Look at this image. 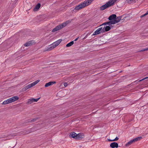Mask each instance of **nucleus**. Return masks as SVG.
I'll use <instances>...</instances> for the list:
<instances>
[{
  "label": "nucleus",
  "instance_id": "0eeeda50",
  "mask_svg": "<svg viewBox=\"0 0 148 148\" xmlns=\"http://www.w3.org/2000/svg\"><path fill=\"white\" fill-rule=\"evenodd\" d=\"M40 99V98L37 99H34L31 98L29 99L27 102V104H30L34 102H37V101Z\"/></svg>",
  "mask_w": 148,
  "mask_h": 148
},
{
  "label": "nucleus",
  "instance_id": "aec40b11",
  "mask_svg": "<svg viewBox=\"0 0 148 148\" xmlns=\"http://www.w3.org/2000/svg\"><path fill=\"white\" fill-rule=\"evenodd\" d=\"M32 42L31 41H29L24 44V46L25 47H28L32 45Z\"/></svg>",
  "mask_w": 148,
  "mask_h": 148
},
{
  "label": "nucleus",
  "instance_id": "412c9836",
  "mask_svg": "<svg viewBox=\"0 0 148 148\" xmlns=\"http://www.w3.org/2000/svg\"><path fill=\"white\" fill-rule=\"evenodd\" d=\"M119 139V138H118L117 136L116 137V138L113 139H108V140L110 142L112 141H116L118 140Z\"/></svg>",
  "mask_w": 148,
  "mask_h": 148
},
{
  "label": "nucleus",
  "instance_id": "5701e85b",
  "mask_svg": "<svg viewBox=\"0 0 148 148\" xmlns=\"http://www.w3.org/2000/svg\"><path fill=\"white\" fill-rule=\"evenodd\" d=\"M8 104L7 99L4 101L2 103V104L4 105L6 104Z\"/></svg>",
  "mask_w": 148,
  "mask_h": 148
},
{
  "label": "nucleus",
  "instance_id": "cd10ccee",
  "mask_svg": "<svg viewBox=\"0 0 148 148\" xmlns=\"http://www.w3.org/2000/svg\"><path fill=\"white\" fill-rule=\"evenodd\" d=\"M147 78H148V77H145V78L142 79L140 80V81H141L143 80H144V79H147Z\"/></svg>",
  "mask_w": 148,
  "mask_h": 148
},
{
  "label": "nucleus",
  "instance_id": "b1692460",
  "mask_svg": "<svg viewBox=\"0 0 148 148\" xmlns=\"http://www.w3.org/2000/svg\"><path fill=\"white\" fill-rule=\"evenodd\" d=\"M37 119V118H35L34 119L31 120H29V121L28 122H34L35 121H36Z\"/></svg>",
  "mask_w": 148,
  "mask_h": 148
},
{
  "label": "nucleus",
  "instance_id": "f3484780",
  "mask_svg": "<svg viewBox=\"0 0 148 148\" xmlns=\"http://www.w3.org/2000/svg\"><path fill=\"white\" fill-rule=\"evenodd\" d=\"M84 137V135L82 134H77V139H79L83 138Z\"/></svg>",
  "mask_w": 148,
  "mask_h": 148
},
{
  "label": "nucleus",
  "instance_id": "ddd939ff",
  "mask_svg": "<svg viewBox=\"0 0 148 148\" xmlns=\"http://www.w3.org/2000/svg\"><path fill=\"white\" fill-rule=\"evenodd\" d=\"M116 17V15L115 14H113L109 17L108 19L110 21L114 20Z\"/></svg>",
  "mask_w": 148,
  "mask_h": 148
},
{
  "label": "nucleus",
  "instance_id": "20e7f679",
  "mask_svg": "<svg viewBox=\"0 0 148 148\" xmlns=\"http://www.w3.org/2000/svg\"><path fill=\"white\" fill-rule=\"evenodd\" d=\"M40 80H37L36 81H34L33 83L25 86L22 89V91L24 92L26 91L28 89L31 88L32 87L34 86L38 83Z\"/></svg>",
  "mask_w": 148,
  "mask_h": 148
},
{
  "label": "nucleus",
  "instance_id": "a878e982",
  "mask_svg": "<svg viewBox=\"0 0 148 148\" xmlns=\"http://www.w3.org/2000/svg\"><path fill=\"white\" fill-rule=\"evenodd\" d=\"M7 100H8V103H12V102L11 101V100H10V98L8 99Z\"/></svg>",
  "mask_w": 148,
  "mask_h": 148
},
{
  "label": "nucleus",
  "instance_id": "f257e3e1",
  "mask_svg": "<svg viewBox=\"0 0 148 148\" xmlns=\"http://www.w3.org/2000/svg\"><path fill=\"white\" fill-rule=\"evenodd\" d=\"M72 20H69L58 25L52 30V32H55L62 29L66 27L67 25L71 23Z\"/></svg>",
  "mask_w": 148,
  "mask_h": 148
},
{
  "label": "nucleus",
  "instance_id": "c85d7f7f",
  "mask_svg": "<svg viewBox=\"0 0 148 148\" xmlns=\"http://www.w3.org/2000/svg\"><path fill=\"white\" fill-rule=\"evenodd\" d=\"M146 50H145V49H143L142 50H141V51H145Z\"/></svg>",
  "mask_w": 148,
  "mask_h": 148
},
{
  "label": "nucleus",
  "instance_id": "9d476101",
  "mask_svg": "<svg viewBox=\"0 0 148 148\" xmlns=\"http://www.w3.org/2000/svg\"><path fill=\"white\" fill-rule=\"evenodd\" d=\"M93 1V0H88L86 1H84L82 3L85 7L90 4Z\"/></svg>",
  "mask_w": 148,
  "mask_h": 148
},
{
  "label": "nucleus",
  "instance_id": "9b49d317",
  "mask_svg": "<svg viewBox=\"0 0 148 148\" xmlns=\"http://www.w3.org/2000/svg\"><path fill=\"white\" fill-rule=\"evenodd\" d=\"M84 8V5L83 4V3H82L76 6L75 8V10H79Z\"/></svg>",
  "mask_w": 148,
  "mask_h": 148
},
{
  "label": "nucleus",
  "instance_id": "dca6fc26",
  "mask_svg": "<svg viewBox=\"0 0 148 148\" xmlns=\"http://www.w3.org/2000/svg\"><path fill=\"white\" fill-rule=\"evenodd\" d=\"M77 134L75 132H72L70 136L71 137L77 139Z\"/></svg>",
  "mask_w": 148,
  "mask_h": 148
},
{
  "label": "nucleus",
  "instance_id": "423d86ee",
  "mask_svg": "<svg viewBox=\"0 0 148 148\" xmlns=\"http://www.w3.org/2000/svg\"><path fill=\"white\" fill-rule=\"evenodd\" d=\"M101 33H103V29L102 27L99 28L97 30H96L93 33V35H98L100 34Z\"/></svg>",
  "mask_w": 148,
  "mask_h": 148
},
{
  "label": "nucleus",
  "instance_id": "393cba45",
  "mask_svg": "<svg viewBox=\"0 0 148 148\" xmlns=\"http://www.w3.org/2000/svg\"><path fill=\"white\" fill-rule=\"evenodd\" d=\"M147 14H148V11L145 14H143V15H142L141 16V17L142 18V17H143V16H144L146 15H147Z\"/></svg>",
  "mask_w": 148,
  "mask_h": 148
},
{
  "label": "nucleus",
  "instance_id": "7ed1b4c3",
  "mask_svg": "<svg viewBox=\"0 0 148 148\" xmlns=\"http://www.w3.org/2000/svg\"><path fill=\"white\" fill-rule=\"evenodd\" d=\"M62 39H59L53 43L51 46H48L45 50V51L51 50L58 46L62 41Z\"/></svg>",
  "mask_w": 148,
  "mask_h": 148
},
{
  "label": "nucleus",
  "instance_id": "c756f323",
  "mask_svg": "<svg viewBox=\"0 0 148 148\" xmlns=\"http://www.w3.org/2000/svg\"><path fill=\"white\" fill-rule=\"evenodd\" d=\"M78 38H76V39H75L74 40L75 41H76L77 40H78Z\"/></svg>",
  "mask_w": 148,
  "mask_h": 148
},
{
  "label": "nucleus",
  "instance_id": "39448f33",
  "mask_svg": "<svg viewBox=\"0 0 148 148\" xmlns=\"http://www.w3.org/2000/svg\"><path fill=\"white\" fill-rule=\"evenodd\" d=\"M142 138L141 136L138 137L134 138L133 139L130 140L127 143L125 144V146L126 147H129L130 145L132 144L133 143H135L136 142L140 140Z\"/></svg>",
  "mask_w": 148,
  "mask_h": 148
},
{
  "label": "nucleus",
  "instance_id": "4be33fe9",
  "mask_svg": "<svg viewBox=\"0 0 148 148\" xmlns=\"http://www.w3.org/2000/svg\"><path fill=\"white\" fill-rule=\"evenodd\" d=\"M74 43V42L73 41H71L69 43H68L66 45V47H69L72 46Z\"/></svg>",
  "mask_w": 148,
  "mask_h": 148
},
{
  "label": "nucleus",
  "instance_id": "f8f14e48",
  "mask_svg": "<svg viewBox=\"0 0 148 148\" xmlns=\"http://www.w3.org/2000/svg\"><path fill=\"white\" fill-rule=\"evenodd\" d=\"M110 147L112 148H118V144L116 142H113L110 144Z\"/></svg>",
  "mask_w": 148,
  "mask_h": 148
},
{
  "label": "nucleus",
  "instance_id": "bb28decb",
  "mask_svg": "<svg viewBox=\"0 0 148 148\" xmlns=\"http://www.w3.org/2000/svg\"><path fill=\"white\" fill-rule=\"evenodd\" d=\"M68 85V84H67V83H66V82H65L64 83V86L65 87H66Z\"/></svg>",
  "mask_w": 148,
  "mask_h": 148
},
{
  "label": "nucleus",
  "instance_id": "6ab92c4d",
  "mask_svg": "<svg viewBox=\"0 0 148 148\" xmlns=\"http://www.w3.org/2000/svg\"><path fill=\"white\" fill-rule=\"evenodd\" d=\"M40 7V4L39 3L38 4L35 6L34 9V10L36 11L39 9Z\"/></svg>",
  "mask_w": 148,
  "mask_h": 148
},
{
  "label": "nucleus",
  "instance_id": "6e6552de",
  "mask_svg": "<svg viewBox=\"0 0 148 148\" xmlns=\"http://www.w3.org/2000/svg\"><path fill=\"white\" fill-rule=\"evenodd\" d=\"M115 24V22L113 21V20L110 21H109L105 22L103 23L100 26H102L103 25H110L112 24Z\"/></svg>",
  "mask_w": 148,
  "mask_h": 148
},
{
  "label": "nucleus",
  "instance_id": "a211bd4d",
  "mask_svg": "<svg viewBox=\"0 0 148 148\" xmlns=\"http://www.w3.org/2000/svg\"><path fill=\"white\" fill-rule=\"evenodd\" d=\"M121 20V18L120 17H118L116 18L115 20H113V21L115 22V24L118 23Z\"/></svg>",
  "mask_w": 148,
  "mask_h": 148
},
{
  "label": "nucleus",
  "instance_id": "f03ea898",
  "mask_svg": "<svg viewBox=\"0 0 148 148\" xmlns=\"http://www.w3.org/2000/svg\"><path fill=\"white\" fill-rule=\"evenodd\" d=\"M117 0H110L106 4L102 5L100 8L101 10H103L106 8L113 5Z\"/></svg>",
  "mask_w": 148,
  "mask_h": 148
},
{
  "label": "nucleus",
  "instance_id": "4468645a",
  "mask_svg": "<svg viewBox=\"0 0 148 148\" xmlns=\"http://www.w3.org/2000/svg\"><path fill=\"white\" fill-rule=\"evenodd\" d=\"M56 83V82L55 81L50 82L48 83H46L45 85V87H47L49 86L53 85V84H55Z\"/></svg>",
  "mask_w": 148,
  "mask_h": 148
},
{
  "label": "nucleus",
  "instance_id": "2eb2a0df",
  "mask_svg": "<svg viewBox=\"0 0 148 148\" xmlns=\"http://www.w3.org/2000/svg\"><path fill=\"white\" fill-rule=\"evenodd\" d=\"M10 100L12 102L18 100L19 98L17 96H14L10 98Z\"/></svg>",
  "mask_w": 148,
  "mask_h": 148
},
{
  "label": "nucleus",
  "instance_id": "1a4fd4ad",
  "mask_svg": "<svg viewBox=\"0 0 148 148\" xmlns=\"http://www.w3.org/2000/svg\"><path fill=\"white\" fill-rule=\"evenodd\" d=\"M103 26H103H101L103 29V32L108 31L111 29V27L109 26Z\"/></svg>",
  "mask_w": 148,
  "mask_h": 148
},
{
  "label": "nucleus",
  "instance_id": "7c9ffc66",
  "mask_svg": "<svg viewBox=\"0 0 148 148\" xmlns=\"http://www.w3.org/2000/svg\"><path fill=\"white\" fill-rule=\"evenodd\" d=\"M145 49L146 51H147V50H148V48H146Z\"/></svg>",
  "mask_w": 148,
  "mask_h": 148
}]
</instances>
